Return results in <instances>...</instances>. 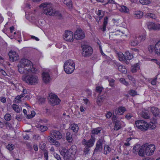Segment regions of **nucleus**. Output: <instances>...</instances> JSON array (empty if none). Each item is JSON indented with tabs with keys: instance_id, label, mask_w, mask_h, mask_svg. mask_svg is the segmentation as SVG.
<instances>
[{
	"instance_id": "nucleus-29",
	"label": "nucleus",
	"mask_w": 160,
	"mask_h": 160,
	"mask_svg": "<svg viewBox=\"0 0 160 160\" xmlns=\"http://www.w3.org/2000/svg\"><path fill=\"white\" fill-rule=\"evenodd\" d=\"M12 107L16 112L17 113L20 112L21 111V109L18 105L15 104H13L12 105Z\"/></svg>"
},
{
	"instance_id": "nucleus-38",
	"label": "nucleus",
	"mask_w": 160,
	"mask_h": 160,
	"mask_svg": "<svg viewBox=\"0 0 160 160\" xmlns=\"http://www.w3.org/2000/svg\"><path fill=\"white\" fill-rule=\"evenodd\" d=\"M145 153V149L142 146L138 152V154L141 156H143L144 155Z\"/></svg>"
},
{
	"instance_id": "nucleus-15",
	"label": "nucleus",
	"mask_w": 160,
	"mask_h": 160,
	"mask_svg": "<svg viewBox=\"0 0 160 160\" xmlns=\"http://www.w3.org/2000/svg\"><path fill=\"white\" fill-rule=\"evenodd\" d=\"M148 28L149 30H159L160 29V24H156L154 22H150L148 23Z\"/></svg>"
},
{
	"instance_id": "nucleus-64",
	"label": "nucleus",
	"mask_w": 160,
	"mask_h": 160,
	"mask_svg": "<svg viewBox=\"0 0 160 160\" xmlns=\"http://www.w3.org/2000/svg\"><path fill=\"white\" fill-rule=\"evenodd\" d=\"M45 101V98H40L39 99V101L42 104L44 103Z\"/></svg>"
},
{
	"instance_id": "nucleus-36",
	"label": "nucleus",
	"mask_w": 160,
	"mask_h": 160,
	"mask_svg": "<svg viewBox=\"0 0 160 160\" xmlns=\"http://www.w3.org/2000/svg\"><path fill=\"white\" fill-rule=\"evenodd\" d=\"M118 58L120 61L125 62V54L122 53H120L118 54Z\"/></svg>"
},
{
	"instance_id": "nucleus-30",
	"label": "nucleus",
	"mask_w": 160,
	"mask_h": 160,
	"mask_svg": "<svg viewBox=\"0 0 160 160\" xmlns=\"http://www.w3.org/2000/svg\"><path fill=\"white\" fill-rule=\"evenodd\" d=\"M135 15V17L136 18L139 19L142 17L143 15V13L141 11H137L136 12Z\"/></svg>"
},
{
	"instance_id": "nucleus-47",
	"label": "nucleus",
	"mask_w": 160,
	"mask_h": 160,
	"mask_svg": "<svg viewBox=\"0 0 160 160\" xmlns=\"http://www.w3.org/2000/svg\"><path fill=\"white\" fill-rule=\"evenodd\" d=\"M138 43V41L136 40H132L130 42V44L132 46H136Z\"/></svg>"
},
{
	"instance_id": "nucleus-2",
	"label": "nucleus",
	"mask_w": 160,
	"mask_h": 160,
	"mask_svg": "<svg viewBox=\"0 0 160 160\" xmlns=\"http://www.w3.org/2000/svg\"><path fill=\"white\" fill-rule=\"evenodd\" d=\"M40 7H43L45 8L44 9L43 13L47 15L52 16L54 15L58 16L61 17V14L58 11H55L53 9L52 5L48 4L46 3H42L40 5Z\"/></svg>"
},
{
	"instance_id": "nucleus-1",
	"label": "nucleus",
	"mask_w": 160,
	"mask_h": 160,
	"mask_svg": "<svg viewBox=\"0 0 160 160\" xmlns=\"http://www.w3.org/2000/svg\"><path fill=\"white\" fill-rule=\"evenodd\" d=\"M18 67V72L22 74L34 73L37 71L36 69L33 67L32 62L26 59H22Z\"/></svg>"
},
{
	"instance_id": "nucleus-5",
	"label": "nucleus",
	"mask_w": 160,
	"mask_h": 160,
	"mask_svg": "<svg viewBox=\"0 0 160 160\" xmlns=\"http://www.w3.org/2000/svg\"><path fill=\"white\" fill-rule=\"evenodd\" d=\"M95 141V138L94 136L91 135V137L90 139L87 141L85 139H83L82 141L83 145L85 146V151H89V148L93 146Z\"/></svg>"
},
{
	"instance_id": "nucleus-22",
	"label": "nucleus",
	"mask_w": 160,
	"mask_h": 160,
	"mask_svg": "<svg viewBox=\"0 0 160 160\" xmlns=\"http://www.w3.org/2000/svg\"><path fill=\"white\" fill-rule=\"evenodd\" d=\"M70 127L71 129L75 132H77L79 130V128L78 125L75 123L71 124Z\"/></svg>"
},
{
	"instance_id": "nucleus-10",
	"label": "nucleus",
	"mask_w": 160,
	"mask_h": 160,
	"mask_svg": "<svg viewBox=\"0 0 160 160\" xmlns=\"http://www.w3.org/2000/svg\"><path fill=\"white\" fill-rule=\"evenodd\" d=\"M74 37L77 40L82 39L85 37V34L81 28H78L74 33Z\"/></svg>"
},
{
	"instance_id": "nucleus-9",
	"label": "nucleus",
	"mask_w": 160,
	"mask_h": 160,
	"mask_svg": "<svg viewBox=\"0 0 160 160\" xmlns=\"http://www.w3.org/2000/svg\"><path fill=\"white\" fill-rule=\"evenodd\" d=\"M63 38L67 41L73 42V32L70 31H65L63 35Z\"/></svg>"
},
{
	"instance_id": "nucleus-49",
	"label": "nucleus",
	"mask_w": 160,
	"mask_h": 160,
	"mask_svg": "<svg viewBox=\"0 0 160 160\" xmlns=\"http://www.w3.org/2000/svg\"><path fill=\"white\" fill-rule=\"evenodd\" d=\"M148 128H150L152 129H154L156 126V124L152 122H150L149 123H148Z\"/></svg>"
},
{
	"instance_id": "nucleus-19",
	"label": "nucleus",
	"mask_w": 160,
	"mask_h": 160,
	"mask_svg": "<svg viewBox=\"0 0 160 160\" xmlns=\"http://www.w3.org/2000/svg\"><path fill=\"white\" fill-rule=\"evenodd\" d=\"M151 111L153 115L155 117L159 115V110L157 108L154 107H152L151 108Z\"/></svg>"
},
{
	"instance_id": "nucleus-14",
	"label": "nucleus",
	"mask_w": 160,
	"mask_h": 160,
	"mask_svg": "<svg viewBox=\"0 0 160 160\" xmlns=\"http://www.w3.org/2000/svg\"><path fill=\"white\" fill-rule=\"evenodd\" d=\"M103 140L102 139H99L97 142L96 147L94 152H97L98 151H101L102 149Z\"/></svg>"
},
{
	"instance_id": "nucleus-60",
	"label": "nucleus",
	"mask_w": 160,
	"mask_h": 160,
	"mask_svg": "<svg viewBox=\"0 0 160 160\" xmlns=\"http://www.w3.org/2000/svg\"><path fill=\"white\" fill-rule=\"evenodd\" d=\"M112 114L111 112L109 111L106 114V117L108 118H110L112 116Z\"/></svg>"
},
{
	"instance_id": "nucleus-31",
	"label": "nucleus",
	"mask_w": 160,
	"mask_h": 160,
	"mask_svg": "<svg viewBox=\"0 0 160 160\" xmlns=\"http://www.w3.org/2000/svg\"><path fill=\"white\" fill-rule=\"evenodd\" d=\"M111 151V148L108 145L105 146L104 148V153L105 155H107Z\"/></svg>"
},
{
	"instance_id": "nucleus-62",
	"label": "nucleus",
	"mask_w": 160,
	"mask_h": 160,
	"mask_svg": "<svg viewBox=\"0 0 160 160\" xmlns=\"http://www.w3.org/2000/svg\"><path fill=\"white\" fill-rule=\"evenodd\" d=\"M132 117V116L130 113H128L125 116L126 118L128 120H129Z\"/></svg>"
},
{
	"instance_id": "nucleus-12",
	"label": "nucleus",
	"mask_w": 160,
	"mask_h": 160,
	"mask_svg": "<svg viewBox=\"0 0 160 160\" xmlns=\"http://www.w3.org/2000/svg\"><path fill=\"white\" fill-rule=\"evenodd\" d=\"M8 56L11 61L14 62L18 60L19 58V56L15 51H11L8 53Z\"/></svg>"
},
{
	"instance_id": "nucleus-51",
	"label": "nucleus",
	"mask_w": 160,
	"mask_h": 160,
	"mask_svg": "<svg viewBox=\"0 0 160 160\" xmlns=\"http://www.w3.org/2000/svg\"><path fill=\"white\" fill-rule=\"evenodd\" d=\"M44 152L43 156L45 158L46 160H48V152L47 150H45L43 151Z\"/></svg>"
},
{
	"instance_id": "nucleus-34",
	"label": "nucleus",
	"mask_w": 160,
	"mask_h": 160,
	"mask_svg": "<svg viewBox=\"0 0 160 160\" xmlns=\"http://www.w3.org/2000/svg\"><path fill=\"white\" fill-rule=\"evenodd\" d=\"M157 77L154 78H149L148 79V82H150L152 85H155L157 83Z\"/></svg>"
},
{
	"instance_id": "nucleus-35",
	"label": "nucleus",
	"mask_w": 160,
	"mask_h": 160,
	"mask_svg": "<svg viewBox=\"0 0 160 160\" xmlns=\"http://www.w3.org/2000/svg\"><path fill=\"white\" fill-rule=\"evenodd\" d=\"M110 33H112V34L110 35V38H111V37L112 36V37L114 38H115V36H122L121 34H120V33H121L122 34L123 33L122 32H121L119 31H117L115 32H111Z\"/></svg>"
},
{
	"instance_id": "nucleus-17",
	"label": "nucleus",
	"mask_w": 160,
	"mask_h": 160,
	"mask_svg": "<svg viewBox=\"0 0 160 160\" xmlns=\"http://www.w3.org/2000/svg\"><path fill=\"white\" fill-rule=\"evenodd\" d=\"M126 111V108L123 106H120L115 110V113L117 115H122Z\"/></svg>"
},
{
	"instance_id": "nucleus-61",
	"label": "nucleus",
	"mask_w": 160,
	"mask_h": 160,
	"mask_svg": "<svg viewBox=\"0 0 160 160\" xmlns=\"http://www.w3.org/2000/svg\"><path fill=\"white\" fill-rule=\"evenodd\" d=\"M0 72L3 76H6L7 75V73L3 69L0 68Z\"/></svg>"
},
{
	"instance_id": "nucleus-48",
	"label": "nucleus",
	"mask_w": 160,
	"mask_h": 160,
	"mask_svg": "<svg viewBox=\"0 0 160 160\" xmlns=\"http://www.w3.org/2000/svg\"><path fill=\"white\" fill-rule=\"evenodd\" d=\"M104 12L102 10H98V11H96V13L98 16H100L101 15L104 16Z\"/></svg>"
},
{
	"instance_id": "nucleus-55",
	"label": "nucleus",
	"mask_w": 160,
	"mask_h": 160,
	"mask_svg": "<svg viewBox=\"0 0 160 160\" xmlns=\"http://www.w3.org/2000/svg\"><path fill=\"white\" fill-rule=\"evenodd\" d=\"M152 61L154 62L158 66V67L160 68V61L155 59H152Z\"/></svg>"
},
{
	"instance_id": "nucleus-23",
	"label": "nucleus",
	"mask_w": 160,
	"mask_h": 160,
	"mask_svg": "<svg viewBox=\"0 0 160 160\" xmlns=\"http://www.w3.org/2000/svg\"><path fill=\"white\" fill-rule=\"evenodd\" d=\"M141 116L144 118L148 119L150 118L148 111L147 110L143 111L142 112Z\"/></svg>"
},
{
	"instance_id": "nucleus-58",
	"label": "nucleus",
	"mask_w": 160,
	"mask_h": 160,
	"mask_svg": "<svg viewBox=\"0 0 160 160\" xmlns=\"http://www.w3.org/2000/svg\"><path fill=\"white\" fill-rule=\"evenodd\" d=\"M128 78L133 83H134L135 82V80L132 76L129 75H128Z\"/></svg>"
},
{
	"instance_id": "nucleus-50",
	"label": "nucleus",
	"mask_w": 160,
	"mask_h": 160,
	"mask_svg": "<svg viewBox=\"0 0 160 160\" xmlns=\"http://www.w3.org/2000/svg\"><path fill=\"white\" fill-rule=\"evenodd\" d=\"M103 88L100 86H97L96 88V92L101 94L102 92Z\"/></svg>"
},
{
	"instance_id": "nucleus-28",
	"label": "nucleus",
	"mask_w": 160,
	"mask_h": 160,
	"mask_svg": "<svg viewBox=\"0 0 160 160\" xmlns=\"http://www.w3.org/2000/svg\"><path fill=\"white\" fill-rule=\"evenodd\" d=\"M121 128V124L118 120H116L115 122L114 129L116 130H118Z\"/></svg>"
},
{
	"instance_id": "nucleus-20",
	"label": "nucleus",
	"mask_w": 160,
	"mask_h": 160,
	"mask_svg": "<svg viewBox=\"0 0 160 160\" xmlns=\"http://www.w3.org/2000/svg\"><path fill=\"white\" fill-rule=\"evenodd\" d=\"M61 155L63 156L64 157H69V151L68 149L65 148H62L60 152Z\"/></svg>"
},
{
	"instance_id": "nucleus-25",
	"label": "nucleus",
	"mask_w": 160,
	"mask_h": 160,
	"mask_svg": "<svg viewBox=\"0 0 160 160\" xmlns=\"http://www.w3.org/2000/svg\"><path fill=\"white\" fill-rule=\"evenodd\" d=\"M118 70L120 72L122 73H126L127 69L125 66L122 65H119L118 64Z\"/></svg>"
},
{
	"instance_id": "nucleus-3",
	"label": "nucleus",
	"mask_w": 160,
	"mask_h": 160,
	"mask_svg": "<svg viewBox=\"0 0 160 160\" xmlns=\"http://www.w3.org/2000/svg\"><path fill=\"white\" fill-rule=\"evenodd\" d=\"M75 68V64L73 61L71 59L68 60L64 63V70L68 74L72 73L74 71Z\"/></svg>"
},
{
	"instance_id": "nucleus-27",
	"label": "nucleus",
	"mask_w": 160,
	"mask_h": 160,
	"mask_svg": "<svg viewBox=\"0 0 160 160\" xmlns=\"http://www.w3.org/2000/svg\"><path fill=\"white\" fill-rule=\"evenodd\" d=\"M125 62L127 61V60H130L133 58V55H131L128 51H126L125 52Z\"/></svg>"
},
{
	"instance_id": "nucleus-37",
	"label": "nucleus",
	"mask_w": 160,
	"mask_h": 160,
	"mask_svg": "<svg viewBox=\"0 0 160 160\" xmlns=\"http://www.w3.org/2000/svg\"><path fill=\"white\" fill-rule=\"evenodd\" d=\"M66 139L69 142L72 141V135L70 132L67 133Z\"/></svg>"
},
{
	"instance_id": "nucleus-54",
	"label": "nucleus",
	"mask_w": 160,
	"mask_h": 160,
	"mask_svg": "<svg viewBox=\"0 0 160 160\" xmlns=\"http://www.w3.org/2000/svg\"><path fill=\"white\" fill-rule=\"evenodd\" d=\"M40 128L41 131L42 132L45 131L48 129V127L46 126L41 125Z\"/></svg>"
},
{
	"instance_id": "nucleus-41",
	"label": "nucleus",
	"mask_w": 160,
	"mask_h": 160,
	"mask_svg": "<svg viewBox=\"0 0 160 160\" xmlns=\"http://www.w3.org/2000/svg\"><path fill=\"white\" fill-rule=\"evenodd\" d=\"M46 144L43 142H42L40 143L39 144V147L41 149L42 151H44L46 150L45 149V147L46 146Z\"/></svg>"
},
{
	"instance_id": "nucleus-53",
	"label": "nucleus",
	"mask_w": 160,
	"mask_h": 160,
	"mask_svg": "<svg viewBox=\"0 0 160 160\" xmlns=\"http://www.w3.org/2000/svg\"><path fill=\"white\" fill-rule=\"evenodd\" d=\"M102 100V98L101 97H98L97 99V102L98 105H100Z\"/></svg>"
},
{
	"instance_id": "nucleus-40",
	"label": "nucleus",
	"mask_w": 160,
	"mask_h": 160,
	"mask_svg": "<svg viewBox=\"0 0 160 160\" xmlns=\"http://www.w3.org/2000/svg\"><path fill=\"white\" fill-rule=\"evenodd\" d=\"M99 128H96L94 129H93L92 131V133L93 134H98L100 133L101 130L99 129Z\"/></svg>"
},
{
	"instance_id": "nucleus-11",
	"label": "nucleus",
	"mask_w": 160,
	"mask_h": 160,
	"mask_svg": "<svg viewBox=\"0 0 160 160\" xmlns=\"http://www.w3.org/2000/svg\"><path fill=\"white\" fill-rule=\"evenodd\" d=\"M155 150V147L154 145H149L146 148L145 153L147 156H150L153 153Z\"/></svg>"
},
{
	"instance_id": "nucleus-32",
	"label": "nucleus",
	"mask_w": 160,
	"mask_h": 160,
	"mask_svg": "<svg viewBox=\"0 0 160 160\" xmlns=\"http://www.w3.org/2000/svg\"><path fill=\"white\" fill-rule=\"evenodd\" d=\"M136 38H138L137 36H136L135 37ZM146 38V35L145 33H143L140 35H139L138 38V40L140 42L144 41Z\"/></svg>"
},
{
	"instance_id": "nucleus-4",
	"label": "nucleus",
	"mask_w": 160,
	"mask_h": 160,
	"mask_svg": "<svg viewBox=\"0 0 160 160\" xmlns=\"http://www.w3.org/2000/svg\"><path fill=\"white\" fill-rule=\"evenodd\" d=\"M135 125L138 128L143 131H146L148 128V123L143 120H139L136 121Z\"/></svg>"
},
{
	"instance_id": "nucleus-42",
	"label": "nucleus",
	"mask_w": 160,
	"mask_h": 160,
	"mask_svg": "<svg viewBox=\"0 0 160 160\" xmlns=\"http://www.w3.org/2000/svg\"><path fill=\"white\" fill-rule=\"evenodd\" d=\"M24 97L22 95H18L17 96L15 99V102L16 103H18L21 101V98Z\"/></svg>"
},
{
	"instance_id": "nucleus-16",
	"label": "nucleus",
	"mask_w": 160,
	"mask_h": 160,
	"mask_svg": "<svg viewBox=\"0 0 160 160\" xmlns=\"http://www.w3.org/2000/svg\"><path fill=\"white\" fill-rule=\"evenodd\" d=\"M52 136L53 138L56 140H59L62 138V134L59 131L56 130H53L52 131Z\"/></svg>"
},
{
	"instance_id": "nucleus-8",
	"label": "nucleus",
	"mask_w": 160,
	"mask_h": 160,
	"mask_svg": "<svg viewBox=\"0 0 160 160\" xmlns=\"http://www.w3.org/2000/svg\"><path fill=\"white\" fill-rule=\"evenodd\" d=\"M49 102L52 105L54 106L59 104L61 100L56 95L52 94L50 96Z\"/></svg>"
},
{
	"instance_id": "nucleus-33",
	"label": "nucleus",
	"mask_w": 160,
	"mask_h": 160,
	"mask_svg": "<svg viewBox=\"0 0 160 160\" xmlns=\"http://www.w3.org/2000/svg\"><path fill=\"white\" fill-rule=\"evenodd\" d=\"M120 11L122 12L128 13L129 12V10L126 6L122 5L121 6Z\"/></svg>"
},
{
	"instance_id": "nucleus-56",
	"label": "nucleus",
	"mask_w": 160,
	"mask_h": 160,
	"mask_svg": "<svg viewBox=\"0 0 160 160\" xmlns=\"http://www.w3.org/2000/svg\"><path fill=\"white\" fill-rule=\"evenodd\" d=\"M6 147L10 151L12 150L13 149L12 145V144H8Z\"/></svg>"
},
{
	"instance_id": "nucleus-21",
	"label": "nucleus",
	"mask_w": 160,
	"mask_h": 160,
	"mask_svg": "<svg viewBox=\"0 0 160 160\" xmlns=\"http://www.w3.org/2000/svg\"><path fill=\"white\" fill-rule=\"evenodd\" d=\"M139 69V64L138 63H137L131 67V71L133 73L136 72Z\"/></svg>"
},
{
	"instance_id": "nucleus-59",
	"label": "nucleus",
	"mask_w": 160,
	"mask_h": 160,
	"mask_svg": "<svg viewBox=\"0 0 160 160\" xmlns=\"http://www.w3.org/2000/svg\"><path fill=\"white\" fill-rule=\"evenodd\" d=\"M98 43L99 46V49H100V52L102 56H105L106 55L102 51L101 46L98 42Z\"/></svg>"
},
{
	"instance_id": "nucleus-63",
	"label": "nucleus",
	"mask_w": 160,
	"mask_h": 160,
	"mask_svg": "<svg viewBox=\"0 0 160 160\" xmlns=\"http://www.w3.org/2000/svg\"><path fill=\"white\" fill-rule=\"evenodd\" d=\"M0 101L3 103H5L6 102V98L3 97H1Z\"/></svg>"
},
{
	"instance_id": "nucleus-44",
	"label": "nucleus",
	"mask_w": 160,
	"mask_h": 160,
	"mask_svg": "<svg viewBox=\"0 0 160 160\" xmlns=\"http://www.w3.org/2000/svg\"><path fill=\"white\" fill-rule=\"evenodd\" d=\"M139 2L142 5H147L150 3L149 0H140Z\"/></svg>"
},
{
	"instance_id": "nucleus-39",
	"label": "nucleus",
	"mask_w": 160,
	"mask_h": 160,
	"mask_svg": "<svg viewBox=\"0 0 160 160\" xmlns=\"http://www.w3.org/2000/svg\"><path fill=\"white\" fill-rule=\"evenodd\" d=\"M145 16L147 18H149L154 19H155L156 18V15L152 13H147L145 15Z\"/></svg>"
},
{
	"instance_id": "nucleus-26",
	"label": "nucleus",
	"mask_w": 160,
	"mask_h": 160,
	"mask_svg": "<svg viewBox=\"0 0 160 160\" xmlns=\"http://www.w3.org/2000/svg\"><path fill=\"white\" fill-rule=\"evenodd\" d=\"M63 2L69 8H72V0H63Z\"/></svg>"
},
{
	"instance_id": "nucleus-43",
	"label": "nucleus",
	"mask_w": 160,
	"mask_h": 160,
	"mask_svg": "<svg viewBox=\"0 0 160 160\" xmlns=\"http://www.w3.org/2000/svg\"><path fill=\"white\" fill-rule=\"evenodd\" d=\"M119 81L120 82L126 86L129 85V83L125 80L124 78H120L119 79Z\"/></svg>"
},
{
	"instance_id": "nucleus-6",
	"label": "nucleus",
	"mask_w": 160,
	"mask_h": 160,
	"mask_svg": "<svg viewBox=\"0 0 160 160\" xmlns=\"http://www.w3.org/2000/svg\"><path fill=\"white\" fill-rule=\"evenodd\" d=\"M22 80L30 85H34L38 82V77L36 76L27 75L23 78Z\"/></svg>"
},
{
	"instance_id": "nucleus-18",
	"label": "nucleus",
	"mask_w": 160,
	"mask_h": 160,
	"mask_svg": "<svg viewBox=\"0 0 160 160\" xmlns=\"http://www.w3.org/2000/svg\"><path fill=\"white\" fill-rule=\"evenodd\" d=\"M108 18L107 16L105 17L104 19L103 22L102 26L100 27V29L103 32L106 30V28L108 24Z\"/></svg>"
},
{
	"instance_id": "nucleus-7",
	"label": "nucleus",
	"mask_w": 160,
	"mask_h": 160,
	"mask_svg": "<svg viewBox=\"0 0 160 160\" xmlns=\"http://www.w3.org/2000/svg\"><path fill=\"white\" fill-rule=\"evenodd\" d=\"M82 49V55L84 57H88L91 56L93 52L92 48L87 45H83L81 46Z\"/></svg>"
},
{
	"instance_id": "nucleus-13",
	"label": "nucleus",
	"mask_w": 160,
	"mask_h": 160,
	"mask_svg": "<svg viewBox=\"0 0 160 160\" xmlns=\"http://www.w3.org/2000/svg\"><path fill=\"white\" fill-rule=\"evenodd\" d=\"M42 75L43 82L46 84L49 83L51 80V77L48 72H43Z\"/></svg>"
},
{
	"instance_id": "nucleus-52",
	"label": "nucleus",
	"mask_w": 160,
	"mask_h": 160,
	"mask_svg": "<svg viewBox=\"0 0 160 160\" xmlns=\"http://www.w3.org/2000/svg\"><path fill=\"white\" fill-rule=\"evenodd\" d=\"M53 156L57 160H62L61 157L60 156L57 154L56 152H54L53 153Z\"/></svg>"
},
{
	"instance_id": "nucleus-45",
	"label": "nucleus",
	"mask_w": 160,
	"mask_h": 160,
	"mask_svg": "<svg viewBox=\"0 0 160 160\" xmlns=\"http://www.w3.org/2000/svg\"><path fill=\"white\" fill-rule=\"evenodd\" d=\"M128 93L131 96L133 97L137 94V92L135 90L131 89L129 91Z\"/></svg>"
},
{
	"instance_id": "nucleus-24",
	"label": "nucleus",
	"mask_w": 160,
	"mask_h": 160,
	"mask_svg": "<svg viewBox=\"0 0 160 160\" xmlns=\"http://www.w3.org/2000/svg\"><path fill=\"white\" fill-rule=\"evenodd\" d=\"M155 50L156 53L158 54L160 53V41L158 42L155 45Z\"/></svg>"
},
{
	"instance_id": "nucleus-46",
	"label": "nucleus",
	"mask_w": 160,
	"mask_h": 160,
	"mask_svg": "<svg viewBox=\"0 0 160 160\" xmlns=\"http://www.w3.org/2000/svg\"><path fill=\"white\" fill-rule=\"evenodd\" d=\"M5 119L7 121H9L11 119V115L9 113L6 114L4 116Z\"/></svg>"
},
{
	"instance_id": "nucleus-57",
	"label": "nucleus",
	"mask_w": 160,
	"mask_h": 160,
	"mask_svg": "<svg viewBox=\"0 0 160 160\" xmlns=\"http://www.w3.org/2000/svg\"><path fill=\"white\" fill-rule=\"evenodd\" d=\"M154 48L155 49V47H154L153 45H150L148 47V50L151 52H152L153 51Z\"/></svg>"
}]
</instances>
